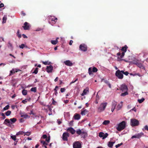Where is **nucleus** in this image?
Here are the masks:
<instances>
[{"mask_svg":"<svg viewBox=\"0 0 148 148\" xmlns=\"http://www.w3.org/2000/svg\"><path fill=\"white\" fill-rule=\"evenodd\" d=\"M125 122L123 121L119 124L117 127V129L118 131H120L125 128Z\"/></svg>","mask_w":148,"mask_h":148,"instance_id":"f257e3e1","label":"nucleus"},{"mask_svg":"<svg viewBox=\"0 0 148 148\" xmlns=\"http://www.w3.org/2000/svg\"><path fill=\"white\" fill-rule=\"evenodd\" d=\"M123 71L118 69L116 72L115 76L119 79H121L123 78V75L122 73Z\"/></svg>","mask_w":148,"mask_h":148,"instance_id":"f03ea898","label":"nucleus"},{"mask_svg":"<svg viewBox=\"0 0 148 148\" xmlns=\"http://www.w3.org/2000/svg\"><path fill=\"white\" fill-rule=\"evenodd\" d=\"M130 121V124L132 127L137 126L139 124L138 121L134 119H131Z\"/></svg>","mask_w":148,"mask_h":148,"instance_id":"7ed1b4c3","label":"nucleus"},{"mask_svg":"<svg viewBox=\"0 0 148 148\" xmlns=\"http://www.w3.org/2000/svg\"><path fill=\"white\" fill-rule=\"evenodd\" d=\"M107 103L106 102H104L101 103L100 106L98 108V110L100 112H101L104 110L107 105Z\"/></svg>","mask_w":148,"mask_h":148,"instance_id":"20e7f679","label":"nucleus"},{"mask_svg":"<svg viewBox=\"0 0 148 148\" xmlns=\"http://www.w3.org/2000/svg\"><path fill=\"white\" fill-rule=\"evenodd\" d=\"M98 71L97 69L95 67H94L92 69L91 67H90L88 69V73L90 75L92 74V72L96 73Z\"/></svg>","mask_w":148,"mask_h":148,"instance_id":"39448f33","label":"nucleus"},{"mask_svg":"<svg viewBox=\"0 0 148 148\" xmlns=\"http://www.w3.org/2000/svg\"><path fill=\"white\" fill-rule=\"evenodd\" d=\"M69 134L67 132H64L62 135V139L64 141H67L68 140V138L69 136Z\"/></svg>","mask_w":148,"mask_h":148,"instance_id":"423d86ee","label":"nucleus"},{"mask_svg":"<svg viewBox=\"0 0 148 148\" xmlns=\"http://www.w3.org/2000/svg\"><path fill=\"white\" fill-rule=\"evenodd\" d=\"M138 60H133L132 63L137 65L138 67L140 68H143L144 67L142 64L138 62Z\"/></svg>","mask_w":148,"mask_h":148,"instance_id":"0eeeda50","label":"nucleus"},{"mask_svg":"<svg viewBox=\"0 0 148 148\" xmlns=\"http://www.w3.org/2000/svg\"><path fill=\"white\" fill-rule=\"evenodd\" d=\"M108 134L107 133L104 134L102 132H100L99 133V136L101 138H103V139H104L106 138L108 136Z\"/></svg>","mask_w":148,"mask_h":148,"instance_id":"6e6552de","label":"nucleus"},{"mask_svg":"<svg viewBox=\"0 0 148 148\" xmlns=\"http://www.w3.org/2000/svg\"><path fill=\"white\" fill-rule=\"evenodd\" d=\"M82 143L80 141L75 142V148H81Z\"/></svg>","mask_w":148,"mask_h":148,"instance_id":"1a4fd4ad","label":"nucleus"},{"mask_svg":"<svg viewBox=\"0 0 148 148\" xmlns=\"http://www.w3.org/2000/svg\"><path fill=\"white\" fill-rule=\"evenodd\" d=\"M120 90L122 92L127 91L128 89L127 86L125 84H122L120 87Z\"/></svg>","mask_w":148,"mask_h":148,"instance_id":"9d476101","label":"nucleus"},{"mask_svg":"<svg viewBox=\"0 0 148 148\" xmlns=\"http://www.w3.org/2000/svg\"><path fill=\"white\" fill-rule=\"evenodd\" d=\"M79 48L81 50L84 51H85L87 50V46L84 44L81 45Z\"/></svg>","mask_w":148,"mask_h":148,"instance_id":"9b49d317","label":"nucleus"},{"mask_svg":"<svg viewBox=\"0 0 148 148\" xmlns=\"http://www.w3.org/2000/svg\"><path fill=\"white\" fill-rule=\"evenodd\" d=\"M57 20V18L54 16H50L49 17V22L51 23V21H53V23H55Z\"/></svg>","mask_w":148,"mask_h":148,"instance_id":"f8f14e48","label":"nucleus"},{"mask_svg":"<svg viewBox=\"0 0 148 148\" xmlns=\"http://www.w3.org/2000/svg\"><path fill=\"white\" fill-rule=\"evenodd\" d=\"M24 25L23 27L24 30H28L29 29L30 26L29 24L27 22H25L24 23Z\"/></svg>","mask_w":148,"mask_h":148,"instance_id":"ddd939ff","label":"nucleus"},{"mask_svg":"<svg viewBox=\"0 0 148 148\" xmlns=\"http://www.w3.org/2000/svg\"><path fill=\"white\" fill-rule=\"evenodd\" d=\"M53 70V67L52 65H50L49 66H47L46 68L47 71L49 73L52 72Z\"/></svg>","mask_w":148,"mask_h":148,"instance_id":"4468645a","label":"nucleus"},{"mask_svg":"<svg viewBox=\"0 0 148 148\" xmlns=\"http://www.w3.org/2000/svg\"><path fill=\"white\" fill-rule=\"evenodd\" d=\"M20 114L21 115V117L27 119L30 117V116H28L27 114L23 113L22 112L20 113Z\"/></svg>","mask_w":148,"mask_h":148,"instance_id":"2eb2a0df","label":"nucleus"},{"mask_svg":"<svg viewBox=\"0 0 148 148\" xmlns=\"http://www.w3.org/2000/svg\"><path fill=\"white\" fill-rule=\"evenodd\" d=\"M20 71V70L19 69L17 70L16 69H13L12 70L10 71L9 76H11L12 75H13L15 73H16Z\"/></svg>","mask_w":148,"mask_h":148,"instance_id":"dca6fc26","label":"nucleus"},{"mask_svg":"<svg viewBox=\"0 0 148 148\" xmlns=\"http://www.w3.org/2000/svg\"><path fill=\"white\" fill-rule=\"evenodd\" d=\"M64 63L66 65L69 66H71L73 65V63L69 60H67L64 61Z\"/></svg>","mask_w":148,"mask_h":148,"instance_id":"f3484780","label":"nucleus"},{"mask_svg":"<svg viewBox=\"0 0 148 148\" xmlns=\"http://www.w3.org/2000/svg\"><path fill=\"white\" fill-rule=\"evenodd\" d=\"M67 132H69L72 134H74V129L71 127H70L68 128L66 130Z\"/></svg>","mask_w":148,"mask_h":148,"instance_id":"a211bd4d","label":"nucleus"},{"mask_svg":"<svg viewBox=\"0 0 148 148\" xmlns=\"http://www.w3.org/2000/svg\"><path fill=\"white\" fill-rule=\"evenodd\" d=\"M103 81H104V82H105V83H106V84H107L108 85L109 87L110 88H111V84L109 83V81L108 80H105L104 79H101V82H102Z\"/></svg>","mask_w":148,"mask_h":148,"instance_id":"6ab92c4d","label":"nucleus"},{"mask_svg":"<svg viewBox=\"0 0 148 148\" xmlns=\"http://www.w3.org/2000/svg\"><path fill=\"white\" fill-rule=\"evenodd\" d=\"M10 122L9 119H5L3 124H5L8 126L10 127L11 125L10 124Z\"/></svg>","mask_w":148,"mask_h":148,"instance_id":"aec40b11","label":"nucleus"},{"mask_svg":"<svg viewBox=\"0 0 148 148\" xmlns=\"http://www.w3.org/2000/svg\"><path fill=\"white\" fill-rule=\"evenodd\" d=\"M87 92H89V89L88 88H87L84 90L83 93L81 94V95L82 96H84L85 95H86Z\"/></svg>","mask_w":148,"mask_h":148,"instance_id":"412c9836","label":"nucleus"},{"mask_svg":"<svg viewBox=\"0 0 148 148\" xmlns=\"http://www.w3.org/2000/svg\"><path fill=\"white\" fill-rule=\"evenodd\" d=\"M81 135L82 136V137H83L84 138H85L87 137L88 135L86 132L85 131H83L82 133L81 134Z\"/></svg>","mask_w":148,"mask_h":148,"instance_id":"4be33fe9","label":"nucleus"},{"mask_svg":"<svg viewBox=\"0 0 148 148\" xmlns=\"http://www.w3.org/2000/svg\"><path fill=\"white\" fill-rule=\"evenodd\" d=\"M81 116L80 114H75V120H79Z\"/></svg>","mask_w":148,"mask_h":148,"instance_id":"5701e85b","label":"nucleus"},{"mask_svg":"<svg viewBox=\"0 0 148 148\" xmlns=\"http://www.w3.org/2000/svg\"><path fill=\"white\" fill-rule=\"evenodd\" d=\"M128 48L127 46L126 45H125L124 47H123L121 49V51L124 52H126L127 49Z\"/></svg>","mask_w":148,"mask_h":148,"instance_id":"b1692460","label":"nucleus"},{"mask_svg":"<svg viewBox=\"0 0 148 148\" xmlns=\"http://www.w3.org/2000/svg\"><path fill=\"white\" fill-rule=\"evenodd\" d=\"M88 111L86 110L85 109L83 111H82L81 112V114L82 115H85L86 114H87L88 113Z\"/></svg>","mask_w":148,"mask_h":148,"instance_id":"393cba45","label":"nucleus"},{"mask_svg":"<svg viewBox=\"0 0 148 148\" xmlns=\"http://www.w3.org/2000/svg\"><path fill=\"white\" fill-rule=\"evenodd\" d=\"M115 143L114 142H111V141H109L108 142V146L110 147H112L113 146L114 144Z\"/></svg>","mask_w":148,"mask_h":148,"instance_id":"a878e982","label":"nucleus"},{"mask_svg":"<svg viewBox=\"0 0 148 148\" xmlns=\"http://www.w3.org/2000/svg\"><path fill=\"white\" fill-rule=\"evenodd\" d=\"M83 130H82L80 129L77 130L76 132V133L79 135H81Z\"/></svg>","mask_w":148,"mask_h":148,"instance_id":"bb28decb","label":"nucleus"},{"mask_svg":"<svg viewBox=\"0 0 148 148\" xmlns=\"http://www.w3.org/2000/svg\"><path fill=\"white\" fill-rule=\"evenodd\" d=\"M117 105V103L115 101H113L112 102V108L114 109L115 108L116 106Z\"/></svg>","mask_w":148,"mask_h":148,"instance_id":"cd10ccee","label":"nucleus"},{"mask_svg":"<svg viewBox=\"0 0 148 148\" xmlns=\"http://www.w3.org/2000/svg\"><path fill=\"white\" fill-rule=\"evenodd\" d=\"M144 133L141 132L136 134L137 138H140L142 136L144 135Z\"/></svg>","mask_w":148,"mask_h":148,"instance_id":"c85d7f7f","label":"nucleus"},{"mask_svg":"<svg viewBox=\"0 0 148 148\" xmlns=\"http://www.w3.org/2000/svg\"><path fill=\"white\" fill-rule=\"evenodd\" d=\"M10 120L11 121V122H10V123L11 124H12L14 123L16 121V119L15 118H13L10 119Z\"/></svg>","mask_w":148,"mask_h":148,"instance_id":"c756f323","label":"nucleus"},{"mask_svg":"<svg viewBox=\"0 0 148 148\" xmlns=\"http://www.w3.org/2000/svg\"><path fill=\"white\" fill-rule=\"evenodd\" d=\"M110 123V121L109 120H105L103 123L102 124L103 125H106L109 124Z\"/></svg>","mask_w":148,"mask_h":148,"instance_id":"7c9ffc66","label":"nucleus"},{"mask_svg":"<svg viewBox=\"0 0 148 148\" xmlns=\"http://www.w3.org/2000/svg\"><path fill=\"white\" fill-rule=\"evenodd\" d=\"M58 42V40H57V39H56L55 40H51V43L53 45L56 44Z\"/></svg>","mask_w":148,"mask_h":148,"instance_id":"2f4dec72","label":"nucleus"},{"mask_svg":"<svg viewBox=\"0 0 148 148\" xmlns=\"http://www.w3.org/2000/svg\"><path fill=\"white\" fill-rule=\"evenodd\" d=\"M8 45L9 48H10V49L13 48L12 44L10 42V41L8 42Z\"/></svg>","mask_w":148,"mask_h":148,"instance_id":"473e14b6","label":"nucleus"},{"mask_svg":"<svg viewBox=\"0 0 148 148\" xmlns=\"http://www.w3.org/2000/svg\"><path fill=\"white\" fill-rule=\"evenodd\" d=\"M125 92L123 93H122L121 94V96H122L124 97L127 95H128V93L127 92V91H124Z\"/></svg>","mask_w":148,"mask_h":148,"instance_id":"72a5a7b5","label":"nucleus"},{"mask_svg":"<svg viewBox=\"0 0 148 148\" xmlns=\"http://www.w3.org/2000/svg\"><path fill=\"white\" fill-rule=\"evenodd\" d=\"M42 63L45 65H49L51 63L50 62H48V61H42Z\"/></svg>","mask_w":148,"mask_h":148,"instance_id":"f704fd0d","label":"nucleus"},{"mask_svg":"<svg viewBox=\"0 0 148 148\" xmlns=\"http://www.w3.org/2000/svg\"><path fill=\"white\" fill-rule=\"evenodd\" d=\"M22 93L23 95H26L27 94V91L26 90L23 89L22 90Z\"/></svg>","mask_w":148,"mask_h":148,"instance_id":"c9c22d12","label":"nucleus"},{"mask_svg":"<svg viewBox=\"0 0 148 148\" xmlns=\"http://www.w3.org/2000/svg\"><path fill=\"white\" fill-rule=\"evenodd\" d=\"M0 114L1 116H2V117H1V118L3 120L5 118V116L3 113L1 112L0 113Z\"/></svg>","mask_w":148,"mask_h":148,"instance_id":"e433bc0d","label":"nucleus"},{"mask_svg":"<svg viewBox=\"0 0 148 148\" xmlns=\"http://www.w3.org/2000/svg\"><path fill=\"white\" fill-rule=\"evenodd\" d=\"M123 58L121 57V56H118L117 58V60L118 61H121L123 60H124L122 59Z\"/></svg>","mask_w":148,"mask_h":148,"instance_id":"4c0bfd02","label":"nucleus"},{"mask_svg":"<svg viewBox=\"0 0 148 148\" xmlns=\"http://www.w3.org/2000/svg\"><path fill=\"white\" fill-rule=\"evenodd\" d=\"M145 100V99L143 98L141 99H138V101L139 103H142Z\"/></svg>","mask_w":148,"mask_h":148,"instance_id":"58836bf2","label":"nucleus"},{"mask_svg":"<svg viewBox=\"0 0 148 148\" xmlns=\"http://www.w3.org/2000/svg\"><path fill=\"white\" fill-rule=\"evenodd\" d=\"M58 88V86H56L54 89V90L55 91V93L53 94H55V95L56 96L57 94H58V92H57V89Z\"/></svg>","mask_w":148,"mask_h":148,"instance_id":"ea45409f","label":"nucleus"},{"mask_svg":"<svg viewBox=\"0 0 148 148\" xmlns=\"http://www.w3.org/2000/svg\"><path fill=\"white\" fill-rule=\"evenodd\" d=\"M11 113V112L10 111L8 110L5 112V114L6 116H9L10 115Z\"/></svg>","mask_w":148,"mask_h":148,"instance_id":"a19ab883","label":"nucleus"},{"mask_svg":"<svg viewBox=\"0 0 148 148\" xmlns=\"http://www.w3.org/2000/svg\"><path fill=\"white\" fill-rule=\"evenodd\" d=\"M25 47L26 48L27 47V46H25V45L24 44H22L19 46L20 48L22 49Z\"/></svg>","mask_w":148,"mask_h":148,"instance_id":"79ce46f5","label":"nucleus"},{"mask_svg":"<svg viewBox=\"0 0 148 148\" xmlns=\"http://www.w3.org/2000/svg\"><path fill=\"white\" fill-rule=\"evenodd\" d=\"M7 20V17L6 16H4L3 18V23H5L6 22Z\"/></svg>","mask_w":148,"mask_h":148,"instance_id":"37998d69","label":"nucleus"},{"mask_svg":"<svg viewBox=\"0 0 148 148\" xmlns=\"http://www.w3.org/2000/svg\"><path fill=\"white\" fill-rule=\"evenodd\" d=\"M10 107V106L9 105L6 106L5 107L3 108V110H6L9 109Z\"/></svg>","mask_w":148,"mask_h":148,"instance_id":"c03bdc74","label":"nucleus"},{"mask_svg":"<svg viewBox=\"0 0 148 148\" xmlns=\"http://www.w3.org/2000/svg\"><path fill=\"white\" fill-rule=\"evenodd\" d=\"M30 90L32 91L36 92V87L32 88H31Z\"/></svg>","mask_w":148,"mask_h":148,"instance_id":"a18cd8bd","label":"nucleus"},{"mask_svg":"<svg viewBox=\"0 0 148 148\" xmlns=\"http://www.w3.org/2000/svg\"><path fill=\"white\" fill-rule=\"evenodd\" d=\"M38 68L37 67L36 68L34 71L33 72V73L35 74H36L38 72Z\"/></svg>","mask_w":148,"mask_h":148,"instance_id":"49530a36","label":"nucleus"},{"mask_svg":"<svg viewBox=\"0 0 148 148\" xmlns=\"http://www.w3.org/2000/svg\"><path fill=\"white\" fill-rule=\"evenodd\" d=\"M122 105H121L120 104H119L118 105V106L117 107L116 109H117V110H119L121 108H122Z\"/></svg>","mask_w":148,"mask_h":148,"instance_id":"de8ad7c7","label":"nucleus"},{"mask_svg":"<svg viewBox=\"0 0 148 148\" xmlns=\"http://www.w3.org/2000/svg\"><path fill=\"white\" fill-rule=\"evenodd\" d=\"M123 71L122 73L123 74H124L125 75L127 76V75L128 74H129L128 72L127 71H126L125 72H124V71L122 70Z\"/></svg>","mask_w":148,"mask_h":148,"instance_id":"09e8293b","label":"nucleus"},{"mask_svg":"<svg viewBox=\"0 0 148 148\" xmlns=\"http://www.w3.org/2000/svg\"><path fill=\"white\" fill-rule=\"evenodd\" d=\"M41 143H42L43 145H48V143H46V142L45 141H42V140L41 141Z\"/></svg>","mask_w":148,"mask_h":148,"instance_id":"8fccbe9b","label":"nucleus"},{"mask_svg":"<svg viewBox=\"0 0 148 148\" xmlns=\"http://www.w3.org/2000/svg\"><path fill=\"white\" fill-rule=\"evenodd\" d=\"M25 133V132H19L16 133V135H18L20 134L23 135Z\"/></svg>","mask_w":148,"mask_h":148,"instance_id":"3c124183","label":"nucleus"},{"mask_svg":"<svg viewBox=\"0 0 148 148\" xmlns=\"http://www.w3.org/2000/svg\"><path fill=\"white\" fill-rule=\"evenodd\" d=\"M52 104L53 105L55 106L56 105L57 103L55 101L53 98H52Z\"/></svg>","mask_w":148,"mask_h":148,"instance_id":"603ef678","label":"nucleus"},{"mask_svg":"<svg viewBox=\"0 0 148 148\" xmlns=\"http://www.w3.org/2000/svg\"><path fill=\"white\" fill-rule=\"evenodd\" d=\"M19 30H18V32H17V34L18 36V37L19 38H20L21 37V34H19Z\"/></svg>","mask_w":148,"mask_h":148,"instance_id":"864d4df0","label":"nucleus"},{"mask_svg":"<svg viewBox=\"0 0 148 148\" xmlns=\"http://www.w3.org/2000/svg\"><path fill=\"white\" fill-rule=\"evenodd\" d=\"M16 136H11V138L14 140L15 141L16 140Z\"/></svg>","mask_w":148,"mask_h":148,"instance_id":"5fc2aeb1","label":"nucleus"},{"mask_svg":"<svg viewBox=\"0 0 148 148\" xmlns=\"http://www.w3.org/2000/svg\"><path fill=\"white\" fill-rule=\"evenodd\" d=\"M123 145V143H121L120 144H119L115 146V147L116 148H117L119 147L121 145Z\"/></svg>","mask_w":148,"mask_h":148,"instance_id":"6e6d98bb","label":"nucleus"},{"mask_svg":"<svg viewBox=\"0 0 148 148\" xmlns=\"http://www.w3.org/2000/svg\"><path fill=\"white\" fill-rule=\"evenodd\" d=\"M125 52H124V51H123L122 52V53H121V58H123L125 55Z\"/></svg>","mask_w":148,"mask_h":148,"instance_id":"4d7b16f0","label":"nucleus"},{"mask_svg":"<svg viewBox=\"0 0 148 148\" xmlns=\"http://www.w3.org/2000/svg\"><path fill=\"white\" fill-rule=\"evenodd\" d=\"M65 89L64 88H62L60 89V91L62 92H64L65 90Z\"/></svg>","mask_w":148,"mask_h":148,"instance_id":"13d9d810","label":"nucleus"},{"mask_svg":"<svg viewBox=\"0 0 148 148\" xmlns=\"http://www.w3.org/2000/svg\"><path fill=\"white\" fill-rule=\"evenodd\" d=\"M73 120L71 121L69 124V126H71L72 125H73Z\"/></svg>","mask_w":148,"mask_h":148,"instance_id":"bf43d9fd","label":"nucleus"},{"mask_svg":"<svg viewBox=\"0 0 148 148\" xmlns=\"http://www.w3.org/2000/svg\"><path fill=\"white\" fill-rule=\"evenodd\" d=\"M24 134H25V135L28 136L30 135L31 134L30 132H27L25 133Z\"/></svg>","mask_w":148,"mask_h":148,"instance_id":"052dcab7","label":"nucleus"},{"mask_svg":"<svg viewBox=\"0 0 148 148\" xmlns=\"http://www.w3.org/2000/svg\"><path fill=\"white\" fill-rule=\"evenodd\" d=\"M50 140V137L49 136L48 138H46V141L48 143H49V142Z\"/></svg>","mask_w":148,"mask_h":148,"instance_id":"680f3d73","label":"nucleus"},{"mask_svg":"<svg viewBox=\"0 0 148 148\" xmlns=\"http://www.w3.org/2000/svg\"><path fill=\"white\" fill-rule=\"evenodd\" d=\"M42 138H43L44 139H46L47 138V136L46 135L44 134L42 136Z\"/></svg>","mask_w":148,"mask_h":148,"instance_id":"e2e57ef3","label":"nucleus"},{"mask_svg":"<svg viewBox=\"0 0 148 148\" xmlns=\"http://www.w3.org/2000/svg\"><path fill=\"white\" fill-rule=\"evenodd\" d=\"M21 14L23 16H25L26 15L25 13L23 11L21 12Z\"/></svg>","mask_w":148,"mask_h":148,"instance_id":"0e129e2a","label":"nucleus"},{"mask_svg":"<svg viewBox=\"0 0 148 148\" xmlns=\"http://www.w3.org/2000/svg\"><path fill=\"white\" fill-rule=\"evenodd\" d=\"M26 100V99L23 100L22 101V102L24 104H25L27 102V101Z\"/></svg>","mask_w":148,"mask_h":148,"instance_id":"69168bd1","label":"nucleus"},{"mask_svg":"<svg viewBox=\"0 0 148 148\" xmlns=\"http://www.w3.org/2000/svg\"><path fill=\"white\" fill-rule=\"evenodd\" d=\"M20 122L21 123H22L24 121V119H23V118H21L20 120Z\"/></svg>","mask_w":148,"mask_h":148,"instance_id":"338daca9","label":"nucleus"},{"mask_svg":"<svg viewBox=\"0 0 148 148\" xmlns=\"http://www.w3.org/2000/svg\"><path fill=\"white\" fill-rule=\"evenodd\" d=\"M144 128L145 129V130H146L148 131V126L147 125H145L144 127Z\"/></svg>","mask_w":148,"mask_h":148,"instance_id":"774afa93","label":"nucleus"}]
</instances>
